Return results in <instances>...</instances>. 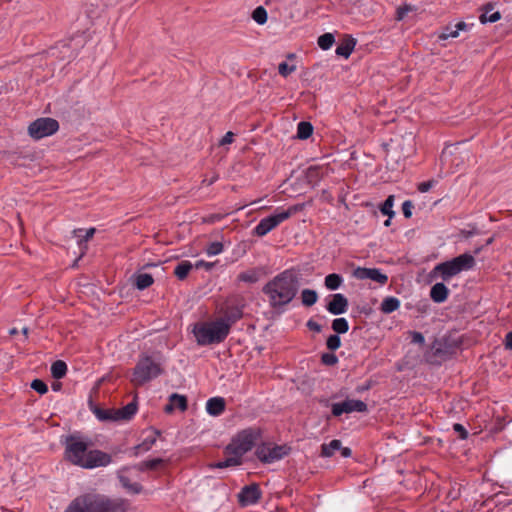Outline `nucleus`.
<instances>
[{
    "label": "nucleus",
    "instance_id": "1",
    "mask_svg": "<svg viewBox=\"0 0 512 512\" xmlns=\"http://www.w3.org/2000/svg\"><path fill=\"white\" fill-rule=\"evenodd\" d=\"M89 441L79 435H69L65 440L64 457L83 469L106 467L112 463L110 454L98 449H88Z\"/></svg>",
    "mask_w": 512,
    "mask_h": 512
},
{
    "label": "nucleus",
    "instance_id": "2",
    "mask_svg": "<svg viewBox=\"0 0 512 512\" xmlns=\"http://www.w3.org/2000/svg\"><path fill=\"white\" fill-rule=\"evenodd\" d=\"M300 289V277L292 269L284 270L274 276L262 288L268 298L269 306L280 310L290 304Z\"/></svg>",
    "mask_w": 512,
    "mask_h": 512
},
{
    "label": "nucleus",
    "instance_id": "3",
    "mask_svg": "<svg viewBox=\"0 0 512 512\" xmlns=\"http://www.w3.org/2000/svg\"><path fill=\"white\" fill-rule=\"evenodd\" d=\"M258 436L259 432L253 428L238 432L224 449L226 459L212 464L211 467L224 469L241 465L243 456L253 448Z\"/></svg>",
    "mask_w": 512,
    "mask_h": 512
},
{
    "label": "nucleus",
    "instance_id": "4",
    "mask_svg": "<svg viewBox=\"0 0 512 512\" xmlns=\"http://www.w3.org/2000/svg\"><path fill=\"white\" fill-rule=\"evenodd\" d=\"M64 512H126V504L103 494L85 493L73 499Z\"/></svg>",
    "mask_w": 512,
    "mask_h": 512
},
{
    "label": "nucleus",
    "instance_id": "5",
    "mask_svg": "<svg viewBox=\"0 0 512 512\" xmlns=\"http://www.w3.org/2000/svg\"><path fill=\"white\" fill-rule=\"evenodd\" d=\"M192 332L199 346L220 344L229 335L227 325L218 319L198 322L194 325Z\"/></svg>",
    "mask_w": 512,
    "mask_h": 512
},
{
    "label": "nucleus",
    "instance_id": "6",
    "mask_svg": "<svg viewBox=\"0 0 512 512\" xmlns=\"http://www.w3.org/2000/svg\"><path fill=\"white\" fill-rule=\"evenodd\" d=\"M475 264L474 256L464 253L451 260L437 264L434 267V272L438 273L443 281H449L459 273L473 269Z\"/></svg>",
    "mask_w": 512,
    "mask_h": 512
},
{
    "label": "nucleus",
    "instance_id": "7",
    "mask_svg": "<svg viewBox=\"0 0 512 512\" xmlns=\"http://www.w3.org/2000/svg\"><path fill=\"white\" fill-rule=\"evenodd\" d=\"M162 373L161 364L150 356H144L137 362L131 381L135 385H143Z\"/></svg>",
    "mask_w": 512,
    "mask_h": 512
},
{
    "label": "nucleus",
    "instance_id": "8",
    "mask_svg": "<svg viewBox=\"0 0 512 512\" xmlns=\"http://www.w3.org/2000/svg\"><path fill=\"white\" fill-rule=\"evenodd\" d=\"M301 207L299 205H293L287 210H279L270 216H267L259 221L255 226L253 232L259 237H263L276 228L279 224L290 218L293 214L297 213Z\"/></svg>",
    "mask_w": 512,
    "mask_h": 512
},
{
    "label": "nucleus",
    "instance_id": "9",
    "mask_svg": "<svg viewBox=\"0 0 512 512\" xmlns=\"http://www.w3.org/2000/svg\"><path fill=\"white\" fill-rule=\"evenodd\" d=\"M290 450L287 445L262 443L256 448L255 455L260 462L271 464L283 459L289 454Z\"/></svg>",
    "mask_w": 512,
    "mask_h": 512
},
{
    "label": "nucleus",
    "instance_id": "10",
    "mask_svg": "<svg viewBox=\"0 0 512 512\" xmlns=\"http://www.w3.org/2000/svg\"><path fill=\"white\" fill-rule=\"evenodd\" d=\"M59 129L57 120L49 117L38 118L28 126V134L35 140L53 135Z\"/></svg>",
    "mask_w": 512,
    "mask_h": 512
},
{
    "label": "nucleus",
    "instance_id": "11",
    "mask_svg": "<svg viewBox=\"0 0 512 512\" xmlns=\"http://www.w3.org/2000/svg\"><path fill=\"white\" fill-rule=\"evenodd\" d=\"M367 409V404L357 399H346L343 402L333 403L331 406L332 414L336 417L344 413L366 412Z\"/></svg>",
    "mask_w": 512,
    "mask_h": 512
},
{
    "label": "nucleus",
    "instance_id": "12",
    "mask_svg": "<svg viewBox=\"0 0 512 512\" xmlns=\"http://www.w3.org/2000/svg\"><path fill=\"white\" fill-rule=\"evenodd\" d=\"M353 276L358 280L369 279L383 286L388 281V276L378 268L357 267L353 271Z\"/></svg>",
    "mask_w": 512,
    "mask_h": 512
},
{
    "label": "nucleus",
    "instance_id": "13",
    "mask_svg": "<svg viewBox=\"0 0 512 512\" xmlns=\"http://www.w3.org/2000/svg\"><path fill=\"white\" fill-rule=\"evenodd\" d=\"M261 495L258 484L246 485L238 493V502L241 506L254 505L260 500Z\"/></svg>",
    "mask_w": 512,
    "mask_h": 512
},
{
    "label": "nucleus",
    "instance_id": "14",
    "mask_svg": "<svg viewBox=\"0 0 512 512\" xmlns=\"http://www.w3.org/2000/svg\"><path fill=\"white\" fill-rule=\"evenodd\" d=\"M331 300L326 304V310L332 315H341L347 312L348 299L341 293L330 295Z\"/></svg>",
    "mask_w": 512,
    "mask_h": 512
},
{
    "label": "nucleus",
    "instance_id": "15",
    "mask_svg": "<svg viewBox=\"0 0 512 512\" xmlns=\"http://www.w3.org/2000/svg\"><path fill=\"white\" fill-rule=\"evenodd\" d=\"M456 347V342L450 340L449 338H440L436 339L432 344V351L434 355L440 357H446L453 353Z\"/></svg>",
    "mask_w": 512,
    "mask_h": 512
},
{
    "label": "nucleus",
    "instance_id": "16",
    "mask_svg": "<svg viewBox=\"0 0 512 512\" xmlns=\"http://www.w3.org/2000/svg\"><path fill=\"white\" fill-rule=\"evenodd\" d=\"M242 306L234 305L229 306L225 311L224 315L218 318L219 321L224 322L227 325L228 332L230 333L231 327L234 323L240 320L243 316Z\"/></svg>",
    "mask_w": 512,
    "mask_h": 512
},
{
    "label": "nucleus",
    "instance_id": "17",
    "mask_svg": "<svg viewBox=\"0 0 512 512\" xmlns=\"http://www.w3.org/2000/svg\"><path fill=\"white\" fill-rule=\"evenodd\" d=\"M160 435L158 430H152L140 444L133 447V455L138 456L140 453L149 451L156 443L157 437Z\"/></svg>",
    "mask_w": 512,
    "mask_h": 512
},
{
    "label": "nucleus",
    "instance_id": "18",
    "mask_svg": "<svg viewBox=\"0 0 512 512\" xmlns=\"http://www.w3.org/2000/svg\"><path fill=\"white\" fill-rule=\"evenodd\" d=\"M225 400L222 397H212L206 402V411L211 416H219L225 410Z\"/></svg>",
    "mask_w": 512,
    "mask_h": 512
},
{
    "label": "nucleus",
    "instance_id": "19",
    "mask_svg": "<svg viewBox=\"0 0 512 512\" xmlns=\"http://www.w3.org/2000/svg\"><path fill=\"white\" fill-rule=\"evenodd\" d=\"M449 295V289L442 282L434 284L430 289V297L435 303H443Z\"/></svg>",
    "mask_w": 512,
    "mask_h": 512
},
{
    "label": "nucleus",
    "instance_id": "20",
    "mask_svg": "<svg viewBox=\"0 0 512 512\" xmlns=\"http://www.w3.org/2000/svg\"><path fill=\"white\" fill-rule=\"evenodd\" d=\"M94 415L98 420L103 422H115L118 421L117 409H103L95 407L93 409Z\"/></svg>",
    "mask_w": 512,
    "mask_h": 512
},
{
    "label": "nucleus",
    "instance_id": "21",
    "mask_svg": "<svg viewBox=\"0 0 512 512\" xmlns=\"http://www.w3.org/2000/svg\"><path fill=\"white\" fill-rule=\"evenodd\" d=\"M174 407H177L181 411H185L187 409V399L183 395H179L177 393H173L170 396V403L166 405L165 411L171 412Z\"/></svg>",
    "mask_w": 512,
    "mask_h": 512
},
{
    "label": "nucleus",
    "instance_id": "22",
    "mask_svg": "<svg viewBox=\"0 0 512 512\" xmlns=\"http://www.w3.org/2000/svg\"><path fill=\"white\" fill-rule=\"evenodd\" d=\"M355 45H356L355 39L352 37H349V38L345 39L340 45L337 46L335 52L338 56L348 58L351 55V53L353 52Z\"/></svg>",
    "mask_w": 512,
    "mask_h": 512
},
{
    "label": "nucleus",
    "instance_id": "23",
    "mask_svg": "<svg viewBox=\"0 0 512 512\" xmlns=\"http://www.w3.org/2000/svg\"><path fill=\"white\" fill-rule=\"evenodd\" d=\"M400 307V300L394 296H388L383 299L380 310L384 314H390Z\"/></svg>",
    "mask_w": 512,
    "mask_h": 512
},
{
    "label": "nucleus",
    "instance_id": "24",
    "mask_svg": "<svg viewBox=\"0 0 512 512\" xmlns=\"http://www.w3.org/2000/svg\"><path fill=\"white\" fill-rule=\"evenodd\" d=\"M500 18H501L500 13L498 11H493V7L491 6V4H487L485 6L484 13H482L481 16L479 17L480 22L482 24L495 23L498 20H500Z\"/></svg>",
    "mask_w": 512,
    "mask_h": 512
},
{
    "label": "nucleus",
    "instance_id": "25",
    "mask_svg": "<svg viewBox=\"0 0 512 512\" xmlns=\"http://www.w3.org/2000/svg\"><path fill=\"white\" fill-rule=\"evenodd\" d=\"M137 412V404L136 402H130L126 406L121 409H117L118 421L120 420H129L131 419Z\"/></svg>",
    "mask_w": 512,
    "mask_h": 512
},
{
    "label": "nucleus",
    "instance_id": "26",
    "mask_svg": "<svg viewBox=\"0 0 512 512\" xmlns=\"http://www.w3.org/2000/svg\"><path fill=\"white\" fill-rule=\"evenodd\" d=\"M192 268L193 264L190 261L183 260L176 265L174 274L179 280H184Z\"/></svg>",
    "mask_w": 512,
    "mask_h": 512
},
{
    "label": "nucleus",
    "instance_id": "27",
    "mask_svg": "<svg viewBox=\"0 0 512 512\" xmlns=\"http://www.w3.org/2000/svg\"><path fill=\"white\" fill-rule=\"evenodd\" d=\"M343 283V277L337 273L328 274L325 277L324 284L328 290H337Z\"/></svg>",
    "mask_w": 512,
    "mask_h": 512
},
{
    "label": "nucleus",
    "instance_id": "28",
    "mask_svg": "<svg viewBox=\"0 0 512 512\" xmlns=\"http://www.w3.org/2000/svg\"><path fill=\"white\" fill-rule=\"evenodd\" d=\"M154 282L151 274L140 273L135 276V286L139 290H144L150 287Z\"/></svg>",
    "mask_w": 512,
    "mask_h": 512
},
{
    "label": "nucleus",
    "instance_id": "29",
    "mask_svg": "<svg viewBox=\"0 0 512 512\" xmlns=\"http://www.w3.org/2000/svg\"><path fill=\"white\" fill-rule=\"evenodd\" d=\"M313 133V126L310 122L301 121L297 125V138L301 140L308 139Z\"/></svg>",
    "mask_w": 512,
    "mask_h": 512
},
{
    "label": "nucleus",
    "instance_id": "30",
    "mask_svg": "<svg viewBox=\"0 0 512 512\" xmlns=\"http://www.w3.org/2000/svg\"><path fill=\"white\" fill-rule=\"evenodd\" d=\"M67 373V364L62 360H57L51 365V375L55 379L63 378Z\"/></svg>",
    "mask_w": 512,
    "mask_h": 512
},
{
    "label": "nucleus",
    "instance_id": "31",
    "mask_svg": "<svg viewBox=\"0 0 512 512\" xmlns=\"http://www.w3.org/2000/svg\"><path fill=\"white\" fill-rule=\"evenodd\" d=\"M341 449V441L334 439L328 444H323L321 447V455L323 457H331L334 453Z\"/></svg>",
    "mask_w": 512,
    "mask_h": 512
},
{
    "label": "nucleus",
    "instance_id": "32",
    "mask_svg": "<svg viewBox=\"0 0 512 512\" xmlns=\"http://www.w3.org/2000/svg\"><path fill=\"white\" fill-rule=\"evenodd\" d=\"M260 279V273L257 269H250L243 271L238 275V280L241 282L253 284Z\"/></svg>",
    "mask_w": 512,
    "mask_h": 512
},
{
    "label": "nucleus",
    "instance_id": "33",
    "mask_svg": "<svg viewBox=\"0 0 512 512\" xmlns=\"http://www.w3.org/2000/svg\"><path fill=\"white\" fill-rule=\"evenodd\" d=\"M318 300V294L312 289H303L301 292V302L304 306L310 307Z\"/></svg>",
    "mask_w": 512,
    "mask_h": 512
},
{
    "label": "nucleus",
    "instance_id": "34",
    "mask_svg": "<svg viewBox=\"0 0 512 512\" xmlns=\"http://www.w3.org/2000/svg\"><path fill=\"white\" fill-rule=\"evenodd\" d=\"M95 228H89L87 230L84 229H75L73 231L74 236L78 239V245L81 247L84 242L89 241L93 235L95 234Z\"/></svg>",
    "mask_w": 512,
    "mask_h": 512
},
{
    "label": "nucleus",
    "instance_id": "35",
    "mask_svg": "<svg viewBox=\"0 0 512 512\" xmlns=\"http://www.w3.org/2000/svg\"><path fill=\"white\" fill-rule=\"evenodd\" d=\"M331 328L335 334H345L349 330V323L346 318H335L331 323Z\"/></svg>",
    "mask_w": 512,
    "mask_h": 512
},
{
    "label": "nucleus",
    "instance_id": "36",
    "mask_svg": "<svg viewBox=\"0 0 512 512\" xmlns=\"http://www.w3.org/2000/svg\"><path fill=\"white\" fill-rule=\"evenodd\" d=\"M121 485L126 488L129 492L134 494L140 493L142 486L139 483H131L127 476L119 474L118 476Z\"/></svg>",
    "mask_w": 512,
    "mask_h": 512
},
{
    "label": "nucleus",
    "instance_id": "37",
    "mask_svg": "<svg viewBox=\"0 0 512 512\" xmlns=\"http://www.w3.org/2000/svg\"><path fill=\"white\" fill-rule=\"evenodd\" d=\"M393 205H394V196L389 195L380 206L381 213L384 215H387L389 218H392L395 215V212L393 211Z\"/></svg>",
    "mask_w": 512,
    "mask_h": 512
},
{
    "label": "nucleus",
    "instance_id": "38",
    "mask_svg": "<svg viewBox=\"0 0 512 512\" xmlns=\"http://www.w3.org/2000/svg\"><path fill=\"white\" fill-rule=\"evenodd\" d=\"M335 42V38L331 33H325L318 37V45L322 50H328Z\"/></svg>",
    "mask_w": 512,
    "mask_h": 512
},
{
    "label": "nucleus",
    "instance_id": "39",
    "mask_svg": "<svg viewBox=\"0 0 512 512\" xmlns=\"http://www.w3.org/2000/svg\"><path fill=\"white\" fill-rule=\"evenodd\" d=\"M224 246L221 242H211L205 248V252L209 257L219 255L223 252Z\"/></svg>",
    "mask_w": 512,
    "mask_h": 512
},
{
    "label": "nucleus",
    "instance_id": "40",
    "mask_svg": "<svg viewBox=\"0 0 512 512\" xmlns=\"http://www.w3.org/2000/svg\"><path fill=\"white\" fill-rule=\"evenodd\" d=\"M162 463H163V459H161V458H154V459H150V460H146V461L141 462L138 465V469L140 471L154 470V469H156Z\"/></svg>",
    "mask_w": 512,
    "mask_h": 512
},
{
    "label": "nucleus",
    "instance_id": "41",
    "mask_svg": "<svg viewBox=\"0 0 512 512\" xmlns=\"http://www.w3.org/2000/svg\"><path fill=\"white\" fill-rule=\"evenodd\" d=\"M252 18L256 23L263 25L267 21V11L262 6H259L253 11Z\"/></svg>",
    "mask_w": 512,
    "mask_h": 512
},
{
    "label": "nucleus",
    "instance_id": "42",
    "mask_svg": "<svg viewBox=\"0 0 512 512\" xmlns=\"http://www.w3.org/2000/svg\"><path fill=\"white\" fill-rule=\"evenodd\" d=\"M326 347L330 351H335L341 347V339L339 335L332 334L326 340Z\"/></svg>",
    "mask_w": 512,
    "mask_h": 512
},
{
    "label": "nucleus",
    "instance_id": "43",
    "mask_svg": "<svg viewBox=\"0 0 512 512\" xmlns=\"http://www.w3.org/2000/svg\"><path fill=\"white\" fill-rule=\"evenodd\" d=\"M456 37H458V32L453 25L446 26L438 36L440 40H447L449 38Z\"/></svg>",
    "mask_w": 512,
    "mask_h": 512
},
{
    "label": "nucleus",
    "instance_id": "44",
    "mask_svg": "<svg viewBox=\"0 0 512 512\" xmlns=\"http://www.w3.org/2000/svg\"><path fill=\"white\" fill-rule=\"evenodd\" d=\"M338 361V357L332 352H326L321 355V362L326 366H334Z\"/></svg>",
    "mask_w": 512,
    "mask_h": 512
},
{
    "label": "nucleus",
    "instance_id": "45",
    "mask_svg": "<svg viewBox=\"0 0 512 512\" xmlns=\"http://www.w3.org/2000/svg\"><path fill=\"white\" fill-rule=\"evenodd\" d=\"M31 388L41 395L47 393L48 391L46 383L41 379H34L31 383Z\"/></svg>",
    "mask_w": 512,
    "mask_h": 512
},
{
    "label": "nucleus",
    "instance_id": "46",
    "mask_svg": "<svg viewBox=\"0 0 512 512\" xmlns=\"http://www.w3.org/2000/svg\"><path fill=\"white\" fill-rule=\"evenodd\" d=\"M296 67L294 65H288L287 62H281L278 66V72L281 76L287 77L289 74L294 72Z\"/></svg>",
    "mask_w": 512,
    "mask_h": 512
},
{
    "label": "nucleus",
    "instance_id": "47",
    "mask_svg": "<svg viewBox=\"0 0 512 512\" xmlns=\"http://www.w3.org/2000/svg\"><path fill=\"white\" fill-rule=\"evenodd\" d=\"M410 336H411V343L418 344V345H424L425 338L422 333L417 332V331H412V332H410Z\"/></svg>",
    "mask_w": 512,
    "mask_h": 512
},
{
    "label": "nucleus",
    "instance_id": "48",
    "mask_svg": "<svg viewBox=\"0 0 512 512\" xmlns=\"http://www.w3.org/2000/svg\"><path fill=\"white\" fill-rule=\"evenodd\" d=\"M413 203L410 200H406L402 204V213L405 218H410L412 216Z\"/></svg>",
    "mask_w": 512,
    "mask_h": 512
},
{
    "label": "nucleus",
    "instance_id": "49",
    "mask_svg": "<svg viewBox=\"0 0 512 512\" xmlns=\"http://www.w3.org/2000/svg\"><path fill=\"white\" fill-rule=\"evenodd\" d=\"M411 11V7L409 5L400 6L396 10V20L401 21L407 15L408 12Z\"/></svg>",
    "mask_w": 512,
    "mask_h": 512
},
{
    "label": "nucleus",
    "instance_id": "50",
    "mask_svg": "<svg viewBox=\"0 0 512 512\" xmlns=\"http://www.w3.org/2000/svg\"><path fill=\"white\" fill-rule=\"evenodd\" d=\"M453 429H454L455 432H457L459 434V438L460 439H462V440L467 439L468 432H467V430L464 428V426L462 424L455 423L453 425Z\"/></svg>",
    "mask_w": 512,
    "mask_h": 512
},
{
    "label": "nucleus",
    "instance_id": "51",
    "mask_svg": "<svg viewBox=\"0 0 512 512\" xmlns=\"http://www.w3.org/2000/svg\"><path fill=\"white\" fill-rule=\"evenodd\" d=\"M436 184V182L434 180H428V181H425V182H421L419 185H418V190L421 192V193H426L428 192L434 185Z\"/></svg>",
    "mask_w": 512,
    "mask_h": 512
},
{
    "label": "nucleus",
    "instance_id": "52",
    "mask_svg": "<svg viewBox=\"0 0 512 512\" xmlns=\"http://www.w3.org/2000/svg\"><path fill=\"white\" fill-rule=\"evenodd\" d=\"M214 265V262H206L204 260H199L193 265V267H195L196 269L204 268L205 270L210 271L212 270Z\"/></svg>",
    "mask_w": 512,
    "mask_h": 512
},
{
    "label": "nucleus",
    "instance_id": "53",
    "mask_svg": "<svg viewBox=\"0 0 512 512\" xmlns=\"http://www.w3.org/2000/svg\"><path fill=\"white\" fill-rule=\"evenodd\" d=\"M306 327L309 330L314 331L316 333H320L322 331V326L320 324H318L316 321H314L313 319H309L306 322Z\"/></svg>",
    "mask_w": 512,
    "mask_h": 512
},
{
    "label": "nucleus",
    "instance_id": "54",
    "mask_svg": "<svg viewBox=\"0 0 512 512\" xmlns=\"http://www.w3.org/2000/svg\"><path fill=\"white\" fill-rule=\"evenodd\" d=\"M234 134L229 131L227 132L220 141V145H227L233 142Z\"/></svg>",
    "mask_w": 512,
    "mask_h": 512
},
{
    "label": "nucleus",
    "instance_id": "55",
    "mask_svg": "<svg viewBox=\"0 0 512 512\" xmlns=\"http://www.w3.org/2000/svg\"><path fill=\"white\" fill-rule=\"evenodd\" d=\"M504 345L507 350H512V331L506 334Z\"/></svg>",
    "mask_w": 512,
    "mask_h": 512
},
{
    "label": "nucleus",
    "instance_id": "56",
    "mask_svg": "<svg viewBox=\"0 0 512 512\" xmlns=\"http://www.w3.org/2000/svg\"><path fill=\"white\" fill-rule=\"evenodd\" d=\"M340 451H341V455H342V457H344V458H348V457H350V456H351V454H352L351 449H350V448H348V447H342V446H341Z\"/></svg>",
    "mask_w": 512,
    "mask_h": 512
},
{
    "label": "nucleus",
    "instance_id": "57",
    "mask_svg": "<svg viewBox=\"0 0 512 512\" xmlns=\"http://www.w3.org/2000/svg\"><path fill=\"white\" fill-rule=\"evenodd\" d=\"M453 27H455V29L459 33L460 31L465 30L467 28V24L465 22L461 21V22H458L457 24L453 25Z\"/></svg>",
    "mask_w": 512,
    "mask_h": 512
},
{
    "label": "nucleus",
    "instance_id": "58",
    "mask_svg": "<svg viewBox=\"0 0 512 512\" xmlns=\"http://www.w3.org/2000/svg\"><path fill=\"white\" fill-rule=\"evenodd\" d=\"M217 179L218 177L215 176L213 178H209V180H204V182L207 183V185H212Z\"/></svg>",
    "mask_w": 512,
    "mask_h": 512
},
{
    "label": "nucleus",
    "instance_id": "59",
    "mask_svg": "<svg viewBox=\"0 0 512 512\" xmlns=\"http://www.w3.org/2000/svg\"><path fill=\"white\" fill-rule=\"evenodd\" d=\"M391 224V218L388 217V219L384 222L385 226H389Z\"/></svg>",
    "mask_w": 512,
    "mask_h": 512
},
{
    "label": "nucleus",
    "instance_id": "60",
    "mask_svg": "<svg viewBox=\"0 0 512 512\" xmlns=\"http://www.w3.org/2000/svg\"><path fill=\"white\" fill-rule=\"evenodd\" d=\"M22 332H23V334H24V335H27V334H28V328H27V327H24V328L22 329Z\"/></svg>",
    "mask_w": 512,
    "mask_h": 512
},
{
    "label": "nucleus",
    "instance_id": "61",
    "mask_svg": "<svg viewBox=\"0 0 512 512\" xmlns=\"http://www.w3.org/2000/svg\"><path fill=\"white\" fill-rule=\"evenodd\" d=\"M59 387H60V385H59V384H56V385H53V386H52L53 390H55V391H56V390H58V389H59Z\"/></svg>",
    "mask_w": 512,
    "mask_h": 512
},
{
    "label": "nucleus",
    "instance_id": "62",
    "mask_svg": "<svg viewBox=\"0 0 512 512\" xmlns=\"http://www.w3.org/2000/svg\"><path fill=\"white\" fill-rule=\"evenodd\" d=\"M492 242H493V238H490V239L487 240L486 244L490 245Z\"/></svg>",
    "mask_w": 512,
    "mask_h": 512
},
{
    "label": "nucleus",
    "instance_id": "63",
    "mask_svg": "<svg viewBox=\"0 0 512 512\" xmlns=\"http://www.w3.org/2000/svg\"><path fill=\"white\" fill-rule=\"evenodd\" d=\"M14 333H16V330L15 329L11 330V334H14Z\"/></svg>",
    "mask_w": 512,
    "mask_h": 512
}]
</instances>
